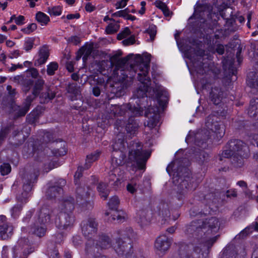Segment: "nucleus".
Wrapping results in <instances>:
<instances>
[{
	"label": "nucleus",
	"instance_id": "1",
	"mask_svg": "<svg viewBox=\"0 0 258 258\" xmlns=\"http://www.w3.org/2000/svg\"><path fill=\"white\" fill-rule=\"evenodd\" d=\"M135 78L141 82V85L137 89L134 93V98L131 99H137L136 103L137 106H133L131 103L123 104L118 106L116 108L115 114L119 116H126L128 117V122L125 124L124 121L117 119L115 125L119 127L125 126V130L127 134H130V137L134 136L138 127L139 123L135 117L142 116L143 114L144 108L146 109L145 116L148 118L147 125L150 128H153L156 126L159 122L160 114L159 109L157 106H152L151 104V99L150 97L155 98L160 106L163 107L167 103L168 94L166 91L161 86L157 85L155 78H153L154 83L155 84V88L151 87V80L147 75H140L136 74Z\"/></svg>",
	"mask_w": 258,
	"mask_h": 258
},
{
	"label": "nucleus",
	"instance_id": "2",
	"mask_svg": "<svg viewBox=\"0 0 258 258\" xmlns=\"http://www.w3.org/2000/svg\"><path fill=\"white\" fill-rule=\"evenodd\" d=\"M220 223L218 218L212 217L205 220L192 221L187 227L186 233L192 238L191 243L182 245L179 250L180 258H206L203 249L209 250L219 235L209 238V235L218 232Z\"/></svg>",
	"mask_w": 258,
	"mask_h": 258
},
{
	"label": "nucleus",
	"instance_id": "3",
	"mask_svg": "<svg viewBox=\"0 0 258 258\" xmlns=\"http://www.w3.org/2000/svg\"><path fill=\"white\" fill-rule=\"evenodd\" d=\"M190 163L189 159L186 157L179 158L169 164L166 168V171L170 176L173 173V183L178 185L179 200L181 199L188 190L194 189L190 182V171L188 168Z\"/></svg>",
	"mask_w": 258,
	"mask_h": 258
},
{
	"label": "nucleus",
	"instance_id": "4",
	"mask_svg": "<svg viewBox=\"0 0 258 258\" xmlns=\"http://www.w3.org/2000/svg\"><path fill=\"white\" fill-rule=\"evenodd\" d=\"M116 233L118 237L115 239L113 248L118 255L128 258L133 252V239L135 238L136 234L131 227L117 230Z\"/></svg>",
	"mask_w": 258,
	"mask_h": 258
},
{
	"label": "nucleus",
	"instance_id": "5",
	"mask_svg": "<svg viewBox=\"0 0 258 258\" xmlns=\"http://www.w3.org/2000/svg\"><path fill=\"white\" fill-rule=\"evenodd\" d=\"M42 146H38L36 142L35 144H31L30 148L29 149L30 152L29 155L34 157L36 160V164H39L36 165L38 166L36 169H39V171L40 169L43 167V171L48 172L58 165L56 161L50 160L48 156L44 155L45 151L47 150L44 149L42 151Z\"/></svg>",
	"mask_w": 258,
	"mask_h": 258
},
{
	"label": "nucleus",
	"instance_id": "6",
	"mask_svg": "<svg viewBox=\"0 0 258 258\" xmlns=\"http://www.w3.org/2000/svg\"><path fill=\"white\" fill-rule=\"evenodd\" d=\"M233 154H240L241 156L248 157L249 154L248 146L241 140L231 139L225 146L224 151L219 156V160L222 161L223 157L228 158Z\"/></svg>",
	"mask_w": 258,
	"mask_h": 258
},
{
	"label": "nucleus",
	"instance_id": "7",
	"mask_svg": "<svg viewBox=\"0 0 258 258\" xmlns=\"http://www.w3.org/2000/svg\"><path fill=\"white\" fill-rule=\"evenodd\" d=\"M143 146L140 143H133L129 151L128 160L139 169H145L147 160L150 153L142 150Z\"/></svg>",
	"mask_w": 258,
	"mask_h": 258
},
{
	"label": "nucleus",
	"instance_id": "8",
	"mask_svg": "<svg viewBox=\"0 0 258 258\" xmlns=\"http://www.w3.org/2000/svg\"><path fill=\"white\" fill-rule=\"evenodd\" d=\"M122 55L121 52H119L110 58L111 64L114 67L113 69V75H118L119 73L123 75V78L127 75V71L130 70V67L133 64L134 60V55L130 54L126 57L119 58V57Z\"/></svg>",
	"mask_w": 258,
	"mask_h": 258
},
{
	"label": "nucleus",
	"instance_id": "9",
	"mask_svg": "<svg viewBox=\"0 0 258 258\" xmlns=\"http://www.w3.org/2000/svg\"><path fill=\"white\" fill-rule=\"evenodd\" d=\"M39 175V169H34L33 171L30 169L25 174L23 178V192L17 196L18 203H26L28 194L32 189L34 184L37 182Z\"/></svg>",
	"mask_w": 258,
	"mask_h": 258
},
{
	"label": "nucleus",
	"instance_id": "10",
	"mask_svg": "<svg viewBox=\"0 0 258 258\" xmlns=\"http://www.w3.org/2000/svg\"><path fill=\"white\" fill-rule=\"evenodd\" d=\"M220 4L218 5L217 8L219 12L220 15L221 17L227 20V24L229 28L228 30L231 32H235L238 29V26L235 25L236 19L242 24L245 21L244 18L242 16H236L235 18L232 17V11L231 9L228 10L229 6L227 3H225L224 0H220Z\"/></svg>",
	"mask_w": 258,
	"mask_h": 258
},
{
	"label": "nucleus",
	"instance_id": "11",
	"mask_svg": "<svg viewBox=\"0 0 258 258\" xmlns=\"http://www.w3.org/2000/svg\"><path fill=\"white\" fill-rule=\"evenodd\" d=\"M145 57V60L140 56L136 59L134 58L133 64L130 66V70L127 71L130 78H135L136 74H138L139 77L140 75L148 76L151 55L147 54Z\"/></svg>",
	"mask_w": 258,
	"mask_h": 258
},
{
	"label": "nucleus",
	"instance_id": "12",
	"mask_svg": "<svg viewBox=\"0 0 258 258\" xmlns=\"http://www.w3.org/2000/svg\"><path fill=\"white\" fill-rule=\"evenodd\" d=\"M41 85L37 83L33 91V95L28 96L22 106H19L13 103L8 105L14 112V118L18 119L21 117L24 116L30 109L31 103L35 100V97L37 95L38 91L39 90Z\"/></svg>",
	"mask_w": 258,
	"mask_h": 258
},
{
	"label": "nucleus",
	"instance_id": "13",
	"mask_svg": "<svg viewBox=\"0 0 258 258\" xmlns=\"http://www.w3.org/2000/svg\"><path fill=\"white\" fill-rule=\"evenodd\" d=\"M114 75L116 76L118 82L110 85L108 88V92L110 93V96L111 98H118L123 95L125 93V90L128 86V79H130V81H131V80L135 78H130L128 73H127V75L125 76L123 78V75H121L120 73L118 75Z\"/></svg>",
	"mask_w": 258,
	"mask_h": 258
},
{
	"label": "nucleus",
	"instance_id": "14",
	"mask_svg": "<svg viewBox=\"0 0 258 258\" xmlns=\"http://www.w3.org/2000/svg\"><path fill=\"white\" fill-rule=\"evenodd\" d=\"M67 181L62 178H59L55 181H50L45 191V197L49 200H54L63 193V187Z\"/></svg>",
	"mask_w": 258,
	"mask_h": 258
},
{
	"label": "nucleus",
	"instance_id": "15",
	"mask_svg": "<svg viewBox=\"0 0 258 258\" xmlns=\"http://www.w3.org/2000/svg\"><path fill=\"white\" fill-rule=\"evenodd\" d=\"M217 119L216 116L210 115L206 118L205 125L215 135L216 140L219 141L224 136L225 130L224 125Z\"/></svg>",
	"mask_w": 258,
	"mask_h": 258
},
{
	"label": "nucleus",
	"instance_id": "16",
	"mask_svg": "<svg viewBox=\"0 0 258 258\" xmlns=\"http://www.w3.org/2000/svg\"><path fill=\"white\" fill-rule=\"evenodd\" d=\"M57 216L55 219L56 226L60 229L71 228L75 221V217L73 213L63 211L56 213Z\"/></svg>",
	"mask_w": 258,
	"mask_h": 258
},
{
	"label": "nucleus",
	"instance_id": "17",
	"mask_svg": "<svg viewBox=\"0 0 258 258\" xmlns=\"http://www.w3.org/2000/svg\"><path fill=\"white\" fill-rule=\"evenodd\" d=\"M81 227L84 236L88 238V240H91V239L97 233L98 222L95 218L90 217L86 220L83 221Z\"/></svg>",
	"mask_w": 258,
	"mask_h": 258
},
{
	"label": "nucleus",
	"instance_id": "18",
	"mask_svg": "<svg viewBox=\"0 0 258 258\" xmlns=\"http://www.w3.org/2000/svg\"><path fill=\"white\" fill-rule=\"evenodd\" d=\"M14 256H19L22 258H27L28 254L34 251V248L31 246L29 240L27 238H21L17 242V244L13 248Z\"/></svg>",
	"mask_w": 258,
	"mask_h": 258
},
{
	"label": "nucleus",
	"instance_id": "19",
	"mask_svg": "<svg viewBox=\"0 0 258 258\" xmlns=\"http://www.w3.org/2000/svg\"><path fill=\"white\" fill-rule=\"evenodd\" d=\"M57 212L58 210L56 209L50 208L46 206L42 207L37 214L38 223L40 224L51 223V217L55 215Z\"/></svg>",
	"mask_w": 258,
	"mask_h": 258
},
{
	"label": "nucleus",
	"instance_id": "20",
	"mask_svg": "<svg viewBox=\"0 0 258 258\" xmlns=\"http://www.w3.org/2000/svg\"><path fill=\"white\" fill-rule=\"evenodd\" d=\"M119 203V199L117 196L112 197L108 203L109 208L116 211V213L111 215L110 217L109 220L110 222L116 220L117 223H119L123 222L125 220V217L123 215V212L118 210Z\"/></svg>",
	"mask_w": 258,
	"mask_h": 258
},
{
	"label": "nucleus",
	"instance_id": "21",
	"mask_svg": "<svg viewBox=\"0 0 258 258\" xmlns=\"http://www.w3.org/2000/svg\"><path fill=\"white\" fill-rule=\"evenodd\" d=\"M44 81L41 78L37 79L35 81L31 79H27L25 78L24 79L22 85V90L23 93L26 94L28 92H29L30 89L32 88V94L30 95H33V91L34 88V87L37 83H40L41 85L39 90L38 91L37 95L35 97V99L38 96L40 92L43 90L44 85Z\"/></svg>",
	"mask_w": 258,
	"mask_h": 258
},
{
	"label": "nucleus",
	"instance_id": "22",
	"mask_svg": "<svg viewBox=\"0 0 258 258\" xmlns=\"http://www.w3.org/2000/svg\"><path fill=\"white\" fill-rule=\"evenodd\" d=\"M227 96V93L223 89L217 87H213L210 92L209 98L215 105L221 104Z\"/></svg>",
	"mask_w": 258,
	"mask_h": 258
},
{
	"label": "nucleus",
	"instance_id": "23",
	"mask_svg": "<svg viewBox=\"0 0 258 258\" xmlns=\"http://www.w3.org/2000/svg\"><path fill=\"white\" fill-rule=\"evenodd\" d=\"M210 134V131L207 129L198 131L194 137L195 145L202 148H205L207 147V142L211 137Z\"/></svg>",
	"mask_w": 258,
	"mask_h": 258
},
{
	"label": "nucleus",
	"instance_id": "24",
	"mask_svg": "<svg viewBox=\"0 0 258 258\" xmlns=\"http://www.w3.org/2000/svg\"><path fill=\"white\" fill-rule=\"evenodd\" d=\"M191 160L195 159L199 164H202L207 159L208 154L203 150L196 147L188 149L186 154Z\"/></svg>",
	"mask_w": 258,
	"mask_h": 258
},
{
	"label": "nucleus",
	"instance_id": "25",
	"mask_svg": "<svg viewBox=\"0 0 258 258\" xmlns=\"http://www.w3.org/2000/svg\"><path fill=\"white\" fill-rule=\"evenodd\" d=\"M76 185V202H83L90 196L91 189L86 186L84 183H80Z\"/></svg>",
	"mask_w": 258,
	"mask_h": 258
},
{
	"label": "nucleus",
	"instance_id": "26",
	"mask_svg": "<svg viewBox=\"0 0 258 258\" xmlns=\"http://www.w3.org/2000/svg\"><path fill=\"white\" fill-rule=\"evenodd\" d=\"M172 243V239L165 235L159 236L155 242V248L161 251L167 250Z\"/></svg>",
	"mask_w": 258,
	"mask_h": 258
},
{
	"label": "nucleus",
	"instance_id": "27",
	"mask_svg": "<svg viewBox=\"0 0 258 258\" xmlns=\"http://www.w3.org/2000/svg\"><path fill=\"white\" fill-rule=\"evenodd\" d=\"M126 157L123 151L113 150L111 155L112 165L113 167L122 165L124 164Z\"/></svg>",
	"mask_w": 258,
	"mask_h": 258
},
{
	"label": "nucleus",
	"instance_id": "28",
	"mask_svg": "<svg viewBox=\"0 0 258 258\" xmlns=\"http://www.w3.org/2000/svg\"><path fill=\"white\" fill-rule=\"evenodd\" d=\"M75 200L72 197H66L62 199L60 211L73 213L75 209Z\"/></svg>",
	"mask_w": 258,
	"mask_h": 258
},
{
	"label": "nucleus",
	"instance_id": "29",
	"mask_svg": "<svg viewBox=\"0 0 258 258\" xmlns=\"http://www.w3.org/2000/svg\"><path fill=\"white\" fill-rule=\"evenodd\" d=\"M86 252L88 258H107L105 255H101L97 246L93 244L91 240L86 242Z\"/></svg>",
	"mask_w": 258,
	"mask_h": 258
},
{
	"label": "nucleus",
	"instance_id": "30",
	"mask_svg": "<svg viewBox=\"0 0 258 258\" xmlns=\"http://www.w3.org/2000/svg\"><path fill=\"white\" fill-rule=\"evenodd\" d=\"M151 213L148 209H142L137 213V221L141 226L148 224L151 220Z\"/></svg>",
	"mask_w": 258,
	"mask_h": 258
},
{
	"label": "nucleus",
	"instance_id": "31",
	"mask_svg": "<svg viewBox=\"0 0 258 258\" xmlns=\"http://www.w3.org/2000/svg\"><path fill=\"white\" fill-rule=\"evenodd\" d=\"M90 240H88V242ZM94 245L97 246L99 249L100 247L101 249H107L111 247V240L109 236L101 234L99 236V239L97 240V242L95 244L93 240H91Z\"/></svg>",
	"mask_w": 258,
	"mask_h": 258
},
{
	"label": "nucleus",
	"instance_id": "32",
	"mask_svg": "<svg viewBox=\"0 0 258 258\" xmlns=\"http://www.w3.org/2000/svg\"><path fill=\"white\" fill-rule=\"evenodd\" d=\"M67 92L71 95L69 98L71 101L75 100L77 99V96L81 94L80 86H78L76 83L69 84L66 87Z\"/></svg>",
	"mask_w": 258,
	"mask_h": 258
},
{
	"label": "nucleus",
	"instance_id": "33",
	"mask_svg": "<svg viewBox=\"0 0 258 258\" xmlns=\"http://www.w3.org/2000/svg\"><path fill=\"white\" fill-rule=\"evenodd\" d=\"M247 114L250 117L258 119V99H252L247 110Z\"/></svg>",
	"mask_w": 258,
	"mask_h": 258
},
{
	"label": "nucleus",
	"instance_id": "34",
	"mask_svg": "<svg viewBox=\"0 0 258 258\" xmlns=\"http://www.w3.org/2000/svg\"><path fill=\"white\" fill-rule=\"evenodd\" d=\"M13 229L8 223L0 225V239L6 240L11 236Z\"/></svg>",
	"mask_w": 258,
	"mask_h": 258
},
{
	"label": "nucleus",
	"instance_id": "35",
	"mask_svg": "<svg viewBox=\"0 0 258 258\" xmlns=\"http://www.w3.org/2000/svg\"><path fill=\"white\" fill-rule=\"evenodd\" d=\"M237 252L235 246L228 245L224 249L221 258H237Z\"/></svg>",
	"mask_w": 258,
	"mask_h": 258
},
{
	"label": "nucleus",
	"instance_id": "36",
	"mask_svg": "<svg viewBox=\"0 0 258 258\" xmlns=\"http://www.w3.org/2000/svg\"><path fill=\"white\" fill-rule=\"evenodd\" d=\"M49 55L48 46L43 45L39 51V58L37 59L38 63L39 65L44 64L48 59Z\"/></svg>",
	"mask_w": 258,
	"mask_h": 258
},
{
	"label": "nucleus",
	"instance_id": "37",
	"mask_svg": "<svg viewBox=\"0 0 258 258\" xmlns=\"http://www.w3.org/2000/svg\"><path fill=\"white\" fill-rule=\"evenodd\" d=\"M253 230L258 231V223L257 222H255L251 225L246 227L238 235L236 236L235 238L243 239L251 233Z\"/></svg>",
	"mask_w": 258,
	"mask_h": 258
},
{
	"label": "nucleus",
	"instance_id": "38",
	"mask_svg": "<svg viewBox=\"0 0 258 258\" xmlns=\"http://www.w3.org/2000/svg\"><path fill=\"white\" fill-rule=\"evenodd\" d=\"M229 158H230L231 164L234 167L236 168H240L242 167L244 164V158L243 156H241L240 154H233L230 156Z\"/></svg>",
	"mask_w": 258,
	"mask_h": 258
},
{
	"label": "nucleus",
	"instance_id": "39",
	"mask_svg": "<svg viewBox=\"0 0 258 258\" xmlns=\"http://www.w3.org/2000/svg\"><path fill=\"white\" fill-rule=\"evenodd\" d=\"M55 96V93L50 92L49 89H47L46 92H42L41 91L38 95L40 103L41 104L47 103L53 99Z\"/></svg>",
	"mask_w": 258,
	"mask_h": 258
},
{
	"label": "nucleus",
	"instance_id": "40",
	"mask_svg": "<svg viewBox=\"0 0 258 258\" xmlns=\"http://www.w3.org/2000/svg\"><path fill=\"white\" fill-rule=\"evenodd\" d=\"M168 204L165 202H162L159 207V215H161L165 221L170 218V212Z\"/></svg>",
	"mask_w": 258,
	"mask_h": 258
},
{
	"label": "nucleus",
	"instance_id": "41",
	"mask_svg": "<svg viewBox=\"0 0 258 258\" xmlns=\"http://www.w3.org/2000/svg\"><path fill=\"white\" fill-rule=\"evenodd\" d=\"M247 84L250 87L257 89L258 88V73L250 72L247 76Z\"/></svg>",
	"mask_w": 258,
	"mask_h": 258
},
{
	"label": "nucleus",
	"instance_id": "42",
	"mask_svg": "<svg viewBox=\"0 0 258 258\" xmlns=\"http://www.w3.org/2000/svg\"><path fill=\"white\" fill-rule=\"evenodd\" d=\"M7 91H8L7 94V100L8 102L6 103L7 105H10L15 103V99L16 96L18 94V92L15 88H13L11 85H8L7 86Z\"/></svg>",
	"mask_w": 258,
	"mask_h": 258
},
{
	"label": "nucleus",
	"instance_id": "43",
	"mask_svg": "<svg viewBox=\"0 0 258 258\" xmlns=\"http://www.w3.org/2000/svg\"><path fill=\"white\" fill-rule=\"evenodd\" d=\"M113 150L123 151L125 150V143L123 137L122 135L117 136V138L115 140L114 143L112 145Z\"/></svg>",
	"mask_w": 258,
	"mask_h": 258
},
{
	"label": "nucleus",
	"instance_id": "44",
	"mask_svg": "<svg viewBox=\"0 0 258 258\" xmlns=\"http://www.w3.org/2000/svg\"><path fill=\"white\" fill-rule=\"evenodd\" d=\"M93 48V43H91L82 46L80 49L82 54H83V60L85 62L88 58L91 56Z\"/></svg>",
	"mask_w": 258,
	"mask_h": 258
},
{
	"label": "nucleus",
	"instance_id": "45",
	"mask_svg": "<svg viewBox=\"0 0 258 258\" xmlns=\"http://www.w3.org/2000/svg\"><path fill=\"white\" fill-rule=\"evenodd\" d=\"M97 189L100 197L104 200H106L110 192L109 189L107 188L106 184L103 182H100L98 184Z\"/></svg>",
	"mask_w": 258,
	"mask_h": 258
},
{
	"label": "nucleus",
	"instance_id": "46",
	"mask_svg": "<svg viewBox=\"0 0 258 258\" xmlns=\"http://www.w3.org/2000/svg\"><path fill=\"white\" fill-rule=\"evenodd\" d=\"M100 154V152L98 151H96L94 153H92L91 154L87 156L86 162L85 164V169H89L91 165V163L97 160L98 157H99Z\"/></svg>",
	"mask_w": 258,
	"mask_h": 258
},
{
	"label": "nucleus",
	"instance_id": "47",
	"mask_svg": "<svg viewBox=\"0 0 258 258\" xmlns=\"http://www.w3.org/2000/svg\"><path fill=\"white\" fill-rule=\"evenodd\" d=\"M114 171H110L108 175V184L112 187L116 188L121 183L120 179L116 177Z\"/></svg>",
	"mask_w": 258,
	"mask_h": 258
},
{
	"label": "nucleus",
	"instance_id": "48",
	"mask_svg": "<svg viewBox=\"0 0 258 258\" xmlns=\"http://www.w3.org/2000/svg\"><path fill=\"white\" fill-rule=\"evenodd\" d=\"M36 20L42 25H46L50 21L49 17L41 12H38L36 14Z\"/></svg>",
	"mask_w": 258,
	"mask_h": 258
},
{
	"label": "nucleus",
	"instance_id": "49",
	"mask_svg": "<svg viewBox=\"0 0 258 258\" xmlns=\"http://www.w3.org/2000/svg\"><path fill=\"white\" fill-rule=\"evenodd\" d=\"M77 203L79 205L82 211L92 210L94 208V202L92 201H84L83 202H78Z\"/></svg>",
	"mask_w": 258,
	"mask_h": 258
},
{
	"label": "nucleus",
	"instance_id": "50",
	"mask_svg": "<svg viewBox=\"0 0 258 258\" xmlns=\"http://www.w3.org/2000/svg\"><path fill=\"white\" fill-rule=\"evenodd\" d=\"M89 80L93 81L94 82V84H93L92 83H90L91 85H94V86H99L101 88H105L106 85L105 83L104 80L103 78H100L98 77L96 78L95 76H90L88 78Z\"/></svg>",
	"mask_w": 258,
	"mask_h": 258
},
{
	"label": "nucleus",
	"instance_id": "51",
	"mask_svg": "<svg viewBox=\"0 0 258 258\" xmlns=\"http://www.w3.org/2000/svg\"><path fill=\"white\" fill-rule=\"evenodd\" d=\"M24 203H20L14 206L11 210V216L13 218H17L22 210L23 205Z\"/></svg>",
	"mask_w": 258,
	"mask_h": 258
},
{
	"label": "nucleus",
	"instance_id": "52",
	"mask_svg": "<svg viewBox=\"0 0 258 258\" xmlns=\"http://www.w3.org/2000/svg\"><path fill=\"white\" fill-rule=\"evenodd\" d=\"M127 190L132 194H134L137 190V188L142 189L143 187L138 182L134 181V180L131 181V183H128L126 186Z\"/></svg>",
	"mask_w": 258,
	"mask_h": 258
},
{
	"label": "nucleus",
	"instance_id": "53",
	"mask_svg": "<svg viewBox=\"0 0 258 258\" xmlns=\"http://www.w3.org/2000/svg\"><path fill=\"white\" fill-rule=\"evenodd\" d=\"M10 133V127H5L0 131V147L5 142L8 135Z\"/></svg>",
	"mask_w": 258,
	"mask_h": 258
},
{
	"label": "nucleus",
	"instance_id": "54",
	"mask_svg": "<svg viewBox=\"0 0 258 258\" xmlns=\"http://www.w3.org/2000/svg\"><path fill=\"white\" fill-rule=\"evenodd\" d=\"M202 65L200 66L199 68L196 69V71L199 74L204 75L206 74L210 70V64L206 62H202Z\"/></svg>",
	"mask_w": 258,
	"mask_h": 258
},
{
	"label": "nucleus",
	"instance_id": "55",
	"mask_svg": "<svg viewBox=\"0 0 258 258\" xmlns=\"http://www.w3.org/2000/svg\"><path fill=\"white\" fill-rule=\"evenodd\" d=\"M58 64L56 62H51L47 66V74L49 76H52L55 74V71L58 69Z\"/></svg>",
	"mask_w": 258,
	"mask_h": 258
},
{
	"label": "nucleus",
	"instance_id": "56",
	"mask_svg": "<svg viewBox=\"0 0 258 258\" xmlns=\"http://www.w3.org/2000/svg\"><path fill=\"white\" fill-rule=\"evenodd\" d=\"M119 29V24L111 23L106 27L105 31L107 34H111L116 32Z\"/></svg>",
	"mask_w": 258,
	"mask_h": 258
},
{
	"label": "nucleus",
	"instance_id": "57",
	"mask_svg": "<svg viewBox=\"0 0 258 258\" xmlns=\"http://www.w3.org/2000/svg\"><path fill=\"white\" fill-rule=\"evenodd\" d=\"M11 171V166L9 163H4L0 166V172L2 175L8 174Z\"/></svg>",
	"mask_w": 258,
	"mask_h": 258
},
{
	"label": "nucleus",
	"instance_id": "58",
	"mask_svg": "<svg viewBox=\"0 0 258 258\" xmlns=\"http://www.w3.org/2000/svg\"><path fill=\"white\" fill-rule=\"evenodd\" d=\"M61 7L60 6H54L48 8V13L50 15L59 16L61 13Z\"/></svg>",
	"mask_w": 258,
	"mask_h": 258
},
{
	"label": "nucleus",
	"instance_id": "59",
	"mask_svg": "<svg viewBox=\"0 0 258 258\" xmlns=\"http://www.w3.org/2000/svg\"><path fill=\"white\" fill-rule=\"evenodd\" d=\"M32 232L36 235V236L41 237L45 234L46 233V228L43 227H38L37 228H34L33 230V228H31Z\"/></svg>",
	"mask_w": 258,
	"mask_h": 258
},
{
	"label": "nucleus",
	"instance_id": "60",
	"mask_svg": "<svg viewBox=\"0 0 258 258\" xmlns=\"http://www.w3.org/2000/svg\"><path fill=\"white\" fill-rule=\"evenodd\" d=\"M84 169H85V166L79 167L77 171L75 173L74 175V182L75 185H78V184L80 183L79 179L82 176V171H83Z\"/></svg>",
	"mask_w": 258,
	"mask_h": 258
},
{
	"label": "nucleus",
	"instance_id": "61",
	"mask_svg": "<svg viewBox=\"0 0 258 258\" xmlns=\"http://www.w3.org/2000/svg\"><path fill=\"white\" fill-rule=\"evenodd\" d=\"M53 141V135L50 132H46L43 136V144H47Z\"/></svg>",
	"mask_w": 258,
	"mask_h": 258
},
{
	"label": "nucleus",
	"instance_id": "62",
	"mask_svg": "<svg viewBox=\"0 0 258 258\" xmlns=\"http://www.w3.org/2000/svg\"><path fill=\"white\" fill-rule=\"evenodd\" d=\"M156 29V26L152 25H150L149 28L146 30V32L150 34L151 40H153L154 39V37L157 32Z\"/></svg>",
	"mask_w": 258,
	"mask_h": 258
},
{
	"label": "nucleus",
	"instance_id": "63",
	"mask_svg": "<svg viewBox=\"0 0 258 258\" xmlns=\"http://www.w3.org/2000/svg\"><path fill=\"white\" fill-rule=\"evenodd\" d=\"M52 153L55 156H64L67 154V149L64 146H63V147L60 148V149L53 150L52 151Z\"/></svg>",
	"mask_w": 258,
	"mask_h": 258
},
{
	"label": "nucleus",
	"instance_id": "64",
	"mask_svg": "<svg viewBox=\"0 0 258 258\" xmlns=\"http://www.w3.org/2000/svg\"><path fill=\"white\" fill-rule=\"evenodd\" d=\"M48 255L50 258H60L58 249H56L55 247L53 249H49L48 251Z\"/></svg>",
	"mask_w": 258,
	"mask_h": 258
}]
</instances>
